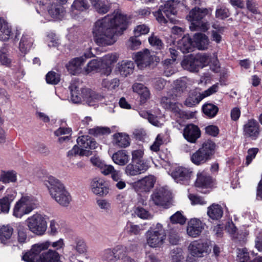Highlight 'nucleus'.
<instances>
[{
    "label": "nucleus",
    "mask_w": 262,
    "mask_h": 262,
    "mask_svg": "<svg viewBox=\"0 0 262 262\" xmlns=\"http://www.w3.org/2000/svg\"><path fill=\"white\" fill-rule=\"evenodd\" d=\"M126 20V17L119 11H115L113 14L98 19L92 31L95 42L101 46L113 45L116 41L114 35L117 27L124 24Z\"/></svg>",
    "instance_id": "nucleus-1"
},
{
    "label": "nucleus",
    "mask_w": 262,
    "mask_h": 262,
    "mask_svg": "<svg viewBox=\"0 0 262 262\" xmlns=\"http://www.w3.org/2000/svg\"><path fill=\"white\" fill-rule=\"evenodd\" d=\"M43 184L56 202L62 206H68L71 201V196L60 181L50 176L43 180Z\"/></svg>",
    "instance_id": "nucleus-2"
},
{
    "label": "nucleus",
    "mask_w": 262,
    "mask_h": 262,
    "mask_svg": "<svg viewBox=\"0 0 262 262\" xmlns=\"http://www.w3.org/2000/svg\"><path fill=\"white\" fill-rule=\"evenodd\" d=\"M79 86V83L76 80L72 81L69 86L71 100L74 103H79L82 96L89 105L92 106L94 105L95 102L101 100L103 98L101 95L88 89H82L81 93L80 94Z\"/></svg>",
    "instance_id": "nucleus-3"
},
{
    "label": "nucleus",
    "mask_w": 262,
    "mask_h": 262,
    "mask_svg": "<svg viewBox=\"0 0 262 262\" xmlns=\"http://www.w3.org/2000/svg\"><path fill=\"white\" fill-rule=\"evenodd\" d=\"M209 13V10L206 8L195 7L191 10L186 17L190 22V29L192 31H207L209 28V24L203 19Z\"/></svg>",
    "instance_id": "nucleus-4"
},
{
    "label": "nucleus",
    "mask_w": 262,
    "mask_h": 262,
    "mask_svg": "<svg viewBox=\"0 0 262 262\" xmlns=\"http://www.w3.org/2000/svg\"><path fill=\"white\" fill-rule=\"evenodd\" d=\"M215 144L211 140L206 141L191 156L192 163L197 165L203 164L210 159L214 153Z\"/></svg>",
    "instance_id": "nucleus-5"
},
{
    "label": "nucleus",
    "mask_w": 262,
    "mask_h": 262,
    "mask_svg": "<svg viewBox=\"0 0 262 262\" xmlns=\"http://www.w3.org/2000/svg\"><path fill=\"white\" fill-rule=\"evenodd\" d=\"M47 215L35 213L26 220L29 230L37 235H43L47 228Z\"/></svg>",
    "instance_id": "nucleus-6"
},
{
    "label": "nucleus",
    "mask_w": 262,
    "mask_h": 262,
    "mask_svg": "<svg viewBox=\"0 0 262 262\" xmlns=\"http://www.w3.org/2000/svg\"><path fill=\"white\" fill-rule=\"evenodd\" d=\"M146 237L147 243L150 247H160L165 240L166 233L162 225L157 224L155 228L147 231Z\"/></svg>",
    "instance_id": "nucleus-7"
},
{
    "label": "nucleus",
    "mask_w": 262,
    "mask_h": 262,
    "mask_svg": "<svg viewBox=\"0 0 262 262\" xmlns=\"http://www.w3.org/2000/svg\"><path fill=\"white\" fill-rule=\"evenodd\" d=\"M188 249L192 256L202 257L211 252V242L208 240L194 241L190 244Z\"/></svg>",
    "instance_id": "nucleus-8"
},
{
    "label": "nucleus",
    "mask_w": 262,
    "mask_h": 262,
    "mask_svg": "<svg viewBox=\"0 0 262 262\" xmlns=\"http://www.w3.org/2000/svg\"><path fill=\"white\" fill-rule=\"evenodd\" d=\"M51 245L50 242L38 243L33 245L31 250L23 256V259L27 262H38L42 258L41 252L47 249Z\"/></svg>",
    "instance_id": "nucleus-9"
},
{
    "label": "nucleus",
    "mask_w": 262,
    "mask_h": 262,
    "mask_svg": "<svg viewBox=\"0 0 262 262\" xmlns=\"http://www.w3.org/2000/svg\"><path fill=\"white\" fill-rule=\"evenodd\" d=\"M36 207L33 200L29 196H24L15 205L13 215L21 217L24 214L31 212Z\"/></svg>",
    "instance_id": "nucleus-10"
},
{
    "label": "nucleus",
    "mask_w": 262,
    "mask_h": 262,
    "mask_svg": "<svg viewBox=\"0 0 262 262\" xmlns=\"http://www.w3.org/2000/svg\"><path fill=\"white\" fill-rule=\"evenodd\" d=\"M126 253V247L119 245L112 249H105L101 253V259L104 262H117L122 259Z\"/></svg>",
    "instance_id": "nucleus-11"
},
{
    "label": "nucleus",
    "mask_w": 262,
    "mask_h": 262,
    "mask_svg": "<svg viewBox=\"0 0 262 262\" xmlns=\"http://www.w3.org/2000/svg\"><path fill=\"white\" fill-rule=\"evenodd\" d=\"M91 57H92V53L89 51L79 57L73 59L67 65L68 71L72 75L79 73L81 70V67L83 65L86 59Z\"/></svg>",
    "instance_id": "nucleus-12"
},
{
    "label": "nucleus",
    "mask_w": 262,
    "mask_h": 262,
    "mask_svg": "<svg viewBox=\"0 0 262 262\" xmlns=\"http://www.w3.org/2000/svg\"><path fill=\"white\" fill-rule=\"evenodd\" d=\"M156 181V178L149 175L136 182L134 186L137 191L147 192L154 187Z\"/></svg>",
    "instance_id": "nucleus-13"
},
{
    "label": "nucleus",
    "mask_w": 262,
    "mask_h": 262,
    "mask_svg": "<svg viewBox=\"0 0 262 262\" xmlns=\"http://www.w3.org/2000/svg\"><path fill=\"white\" fill-rule=\"evenodd\" d=\"M151 199L155 205L165 206L171 199V193L164 188H160L152 194Z\"/></svg>",
    "instance_id": "nucleus-14"
},
{
    "label": "nucleus",
    "mask_w": 262,
    "mask_h": 262,
    "mask_svg": "<svg viewBox=\"0 0 262 262\" xmlns=\"http://www.w3.org/2000/svg\"><path fill=\"white\" fill-rule=\"evenodd\" d=\"M183 136L189 142L194 143L201 137V133L199 127L193 124L186 125L183 129Z\"/></svg>",
    "instance_id": "nucleus-15"
},
{
    "label": "nucleus",
    "mask_w": 262,
    "mask_h": 262,
    "mask_svg": "<svg viewBox=\"0 0 262 262\" xmlns=\"http://www.w3.org/2000/svg\"><path fill=\"white\" fill-rule=\"evenodd\" d=\"M204 228V224L198 219H191L187 224V233L192 237L199 236Z\"/></svg>",
    "instance_id": "nucleus-16"
},
{
    "label": "nucleus",
    "mask_w": 262,
    "mask_h": 262,
    "mask_svg": "<svg viewBox=\"0 0 262 262\" xmlns=\"http://www.w3.org/2000/svg\"><path fill=\"white\" fill-rule=\"evenodd\" d=\"M259 125L258 123L253 119L249 120L244 125V135L251 138L253 140L256 139L259 134Z\"/></svg>",
    "instance_id": "nucleus-17"
},
{
    "label": "nucleus",
    "mask_w": 262,
    "mask_h": 262,
    "mask_svg": "<svg viewBox=\"0 0 262 262\" xmlns=\"http://www.w3.org/2000/svg\"><path fill=\"white\" fill-rule=\"evenodd\" d=\"M134 59L138 67L141 69L149 66L153 60V58L147 49H145L143 52H137L135 55Z\"/></svg>",
    "instance_id": "nucleus-18"
},
{
    "label": "nucleus",
    "mask_w": 262,
    "mask_h": 262,
    "mask_svg": "<svg viewBox=\"0 0 262 262\" xmlns=\"http://www.w3.org/2000/svg\"><path fill=\"white\" fill-rule=\"evenodd\" d=\"M118 59V55L116 53L108 54L105 55L101 60L104 69L101 71V73L107 76L109 75L112 71V65L116 62Z\"/></svg>",
    "instance_id": "nucleus-19"
},
{
    "label": "nucleus",
    "mask_w": 262,
    "mask_h": 262,
    "mask_svg": "<svg viewBox=\"0 0 262 262\" xmlns=\"http://www.w3.org/2000/svg\"><path fill=\"white\" fill-rule=\"evenodd\" d=\"M192 171L189 168L184 167H177L172 171L171 175L177 182H181L188 180Z\"/></svg>",
    "instance_id": "nucleus-20"
},
{
    "label": "nucleus",
    "mask_w": 262,
    "mask_h": 262,
    "mask_svg": "<svg viewBox=\"0 0 262 262\" xmlns=\"http://www.w3.org/2000/svg\"><path fill=\"white\" fill-rule=\"evenodd\" d=\"M91 188L94 193L100 196L106 195L108 192L105 181L101 179H93L91 182Z\"/></svg>",
    "instance_id": "nucleus-21"
},
{
    "label": "nucleus",
    "mask_w": 262,
    "mask_h": 262,
    "mask_svg": "<svg viewBox=\"0 0 262 262\" xmlns=\"http://www.w3.org/2000/svg\"><path fill=\"white\" fill-rule=\"evenodd\" d=\"M148 168L147 163L136 164L132 162L125 167V172L127 176H135L146 171Z\"/></svg>",
    "instance_id": "nucleus-22"
},
{
    "label": "nucleus",
    "mask_w": 262,
    "mask_h": 262,
    "mask_svg": "<svg viewBox=\"0 0 262 262\" xmlns=\"http://www.w3.org/2000/svg\"><path fill=\"white\" fill-rule=\"evenodd\" d=\"M48 13L53 18L61 20L64 18L66 11L62 5L53 2L48 9Z\"/></svg>",
    "instance_id": "nucleus-23"
},
{
    "label": "nucleus",
    "mask_w": 262,
    "mask_h": 262,
    "mask_svg": "<svg viewBox=\"0 0 262 262\" xmlns=\"http://www.w3.org/2000/svg\"><path fill=\"white\" fill-rule=\"evenodd\" d=\"M166 109L171 111L177 117L183 119H189L194 117L195 112L182 111L176 103L171 102L166 106Z\"/></svg>",
    "instance_id": "nucleus-24"
},
{
    "label": "nucleus",
    "mask_w": 262,
    "mask_h": 262,
    "mask_svg": "<svg viewBox=\"0 0 262 262\" xmlns=\"http://www.w3.org/2000/svg\"><path fill=\"white\" fill-rule=\"evenodd\" d=\"M182 67L190 72H198L199 66L194 55L190 54L185 57L181 63Z\"/></svg>",
    "instance_id": "nucleus-25"
},
{
    "label": "nucleus",
    "mask_w": 262,
    "mask_h": 262,
    "mask_svg": "<svg viewBox=\"0 0 262 262\" xmlns=\"http://www.w3.org/2000/svg\"><path fill=\"white\" fill-rule=\"evenodd\" d=\"M134 92L138 94L140 96V103L143 104L149 98V91L142 83H135L133 85Z\"/></svg>",
    "instance_id": "nucleus-26"
},
{
    "label": "nucleus",
    "mask_w": 262,
    "mask_h": 262,
    "mask_svg": "<svg viewBox=\"0 0 262 262\" xmlns=\"http://www.w3.org/2000/svg\"><path fill=\"white\" fill-rule=\"evenodd\" d=\"M77 142L81 148H89L90 149H94L98 145L94 139L89 136H82L79 137L77 140Z\"/></svg>",
    "instance_id": "nucleus-27"
},
{
    "label": "nucleus",
    "mask_w": 262,
    "mask_h": 262,
    "mask_svg": "<svg viewBox=\"0 0 262 262\" xmlns=\"http://www.w3.org/2000/svg\"><path fill=\"white\" fill-rule=\"evenodd\" d=\"M203 99V97L202 96L201 93L193 91L189 93L184 102V104L187 107H193L199 104Z\"/></svg>",
    "instance_id": "nucleus-28"
},
{
    "label": "nucleus",
    "mask_w": 262,
    "mask_h": 262,
    "mask_svg": "<svg viewBox=\"0 0 262 262\" xmlns=\"http://www.w3.org/2000/svg\"><path fill=\"white\" fill-rule=\"evenodd\" d=\"M112 159L116 164L124 166L129 161V155L125 150H120L113 155Z\"/></svg>",
    "instance_id": "nucleus-29"
},
{
    "label": "nucleus",
    "mask_w": 262,
    "mask_h": 262,
    "mask_svg": "<svg viewBox=\"0 0 262 262\" xmlns=\"http://www.w3.org/2000/svg\"><path fill=\"white\" fill-rule=\"evenodd\" d=\"M193 41L199 49L205 50L207 49L209 39L205 34L201 33H195L193 35Z\"/></svg>",
    "instance_id": "nucleus-30"
},
{
    "label": "nucleus",
    "mask_w": 262,
    "mask_h": 262,
    "mask_svg": "<svg viewBox=\"0 0 262 262\" xmlns=\"http://www.w3.org/2000/svg\"><path fill=\"white\" fill-rule=\"evenodd\" d=\"M33 45V39L26 34H23L20 39L18 48L24 54L27 53Z\"/></svg>",
    "instance_id": "nucleus-31"
},
{
    "label": "nucleus",
    "mask_w": 262,
    "mask_h": 262,
    "mask_svg": "<svg viewBox=\"0 0 262 262\" xmlns=\"http://www.w3.org/2000/svg\"><path fill=\"white\" fill-rule=\"evenodd\" d=\"M178 48L184 53L193 51L192 41L189 36H184L178 42Z\"/></svg>",
    "instance_id": "nucleus-32"
},
{
    "label": "nucleus",
    "mask_w": 262,
    "mask_h": 262,
    "mask_svg": "<svg viewBox=\"0 0 262 262\" xmlns=\"http://www.w3.org/2000/svg\"><path fill=\"white\" fill-rule=\"evenodd\" d=\"M42 258L38 262H60V255L55 250H49L42 253Z\"/></svg>",
    "instance_id": "nucleus-33"
},
{
    "label": "nucleus",
    "mask_w": 262,
    "mask_h": 262,
    "mask_svg": "<svg viewBox=\"0 0 262 262\" xmlns=\"http://www.w3.org/2000/svg\"><path fill=\"white\" fill-rule=\"evenodd\" d=\"M207 214L213 220H219L223 215L222 208L219 204H213L208 208Z\"/></svg>",
    "instance_id": "nucleus-34"
},
{
    "label": "nucleus",
    "mask_w": 262,
    "mask_h": 262,
    "mask_svg": "<svg viewBox=\"0 0 262 262\" xmlns=\"http://www.w3.org/2000/svg\"><path fill=\"white\" fill-rule=\"evenodd\" d=\"M129 137L128 135L118 133L114 135V143L115 145L121 148H124L129 145Z\"/></svg>",
    "instance_id": "nucleus-35"
},
{
    "label": "nucleus",
    "mask_w": 262,
    "mask_h": 262,
    "mask_svg": "<svg viewBox=\"0 0 262 262\" xmlns=\"http://www.w3.org/2000/svg\"><path fill=\"white\" fill-rule=\"evenodd\" d=\"M71 249L79 254L85 253L87 251V246L85 242L81 238H76L70 245Z\"/></svg>",
    "instance_id": "nucleus-36"
},
{
    "label": "nucleus",
    "mask_w": 262,
    "mask_h": 262,
    "mask_svg": "<svg viewBox=\"0 0 262 262\" xmlns=\"http://www.w3.org/2000/svg\"><path fill=\"white\" fill-rule=\"evenodd\" d=\"M12 35L11 28L5 21L0 20V40L7 41Z\"/></svg>",
    "instance_id": "nucleus-37"
},
{
    "label": "nucleus",
    "mask_w": 262,
    "mask_h": 262,
    "mask_svg": "<svg viewBox=\"0 0 262 262\" xmlns=\"http://www.w3.org/2000/svg\"><path fill=\"white\" fill-rule=\"evenodd\" d=\"M13 232V228L8 225L3 226L0 228V241L2 243L6 244L10 239Z\"/></svg>",
    "instance_id": "nucleus-38"
},
{
    "label": "nucleus",
    "mask_w": 262,
    "mask_h": 262,
    "mask_svg": "<svg viewBox=\"0 0 262 262\" xmlns=\"http://www.w3.org/2000/svg\"><path fill=\"white\" fill-rule=\"evenodd\" d=\"M134 68V63L132 61H123L119 67L120 74L124 77L132 73Z\"/></svg>",
    "instance_id": "nucleus-39"
},
{
    "label": "nucleus",
    "mask_w": 262,
    "mask_h": 262,
    "mask_svg": "<svg viewBox=\"0 0 262 262\" xmlns=\"http://www.w3.org/2000/svg\"><path fill=\"white\" fill-rule=\"evenodd\" d=\"M17 180L16 172L13 170L1 171L0 174V181L6 184L10 182H15Z\"/></svg>",
    "instance_id": "nucleus-40"
},
{
    "label": "nucleus",
    "mask_w": 262,
    "mask_h": 262,
    "mask_svg": "<svg viewBox=\"0 0 262 262\" xmlns=\"http://www.w3.org/2000/svg\"><path fill=\"white\" fill-rule=\"evenodd\" d=\"M173 4V0L168 1L163 6H161L159 9L164 13L165 15L169 18L171 14L174 15L176 12Z\"/></svg>",
    "instance_id": "nucleus-41"
},
{
    "label": "nucleus",
    "mask_w": 262,
    "mask_h": 262,
    "mask_svg": "<svg viewBox=\"0 0 262 262\" xmlns=\"http://www.w3.org/2000/svg\"><path fill=\"white\" fill-rule=\"evenodd\" d=\"M203 113L209 118H213L216 116L219 108L212 103H206L202 107Z\"/></svg>",
    "instance_id": "nucleus-42"
},
{
    "label": "nucleus",
    "mask_w": 262,
    "mask_h": 262,
    "mask_svg": "<svg viewBox=\"0 0 262 262\" xmlns=\"http://www.w3.org/2000/svg\"><path fill=\"white\" fill-rule=\"evenodd\" d=\"M7 46L4 45L0 49V62L2 65L9 67L11 66L12 60L9 58Z\"/></svg>",
    "instance_id": "nucleus-43"
},
{
    "label": "nucleus",
    "mask_w": 262,
    "mask_h": 262,
    "mask_svg": "<svg viewBox=\"0 0 262 262\" xmlns=\"http://www.w3.org/2000/svg\"><path fill=\"white\" fill-rule=\"evenodd\" d=\"M212 183V180L210 176L201 174L198 176L195 182V186L198 187H207Z\"/></svg>",
    "instance_id": "nucleus-44"
},
{
    "label": "nucleus",
    "mask_w": 262,
    "mask_h": 262,
    "mask_svg": "<svg viewBox=\"0 0 262 262\" xmlns=\"http://www.w3.org/2000/svg\"><path fill=\"white\" fill-rule=\"evenodd\" d=\"M89 7V5L87 0H74L71 9L73 11L74 10L83 11L87 10Z\"/></svg>",
    "instance_id": "nucleus-45"
},
{
    "label": "nucleus",
    "mask_w": 262,
    "mask_h": 262,
    "mask_svg": "<svg viewBox=\"0 0 262 262\" xmlns=\"http://www.w3.org/2000/svg\"><path fill=\"white\" fill-rule=\"evenodd\" d=\"M99 68H101L102 71L103 70L101 61H99L97 59H93L88 63L84 69L85 71L89 73L92 71L97 70Z\"/></svg>",
    "instance_id": "nucleus-46"
},
{
    "label": "nucleus",
    "mask_w": 262,
    "mask_h": 262,
    "mask_svg": "<svg viewBox=\"0 0 262 262\" xmlns=\"http://www.w3.org/2000/svg\"><path fill=\"white\" fill-rule=\"evenodd\" d=\"M89 133L94 136L108 135L111 133L110 128L107 127L97 126L90 129Z\"/></svg>",
    "instance_id": "nucleus-47"
},
{
    "label": "nucleus",
    "mask_w": 262,
    "mask_h": 262,
    "mask_svg": "<svg viewBox=\"0 0 262 262\" xmlns=\"http://www.w3.org/2000/svg\"><path fill=\"white\" fill-rule=\"evenodd\" d=\"M187 88V83L185 80L178 79L175 81L173 92L176 96H180Z\"/></svg>",
    "instance_id": "nucleus-48"
},
{
    "label": "nucleus",
    "mask_w": 262,
    "mask_h": 262,
    "mask_svg": "<svg viewBox=\"0 0 262 262\" xmlns=\"http://www.w3.org/2000/svg\"><path fill=\"white\" fill-rule=\"evenodd\" d=\"M46 81L48 83L57 84L60 80V75L54 71H50L46 75Z\"/></svg>",
    "instance_id": "nucleus-49"
},
{
    "label": "nucleus",
    "mask_w": 262,
    "mask_h": 262,
    "mask_svg": "<svg viewBox=\"0 0 262 262\" xmlns=\"http://www.w3.org/2000/svg\"><path fill=\"white\" fill-rule=\"evenodd\" d=\"M119 83V80L117 78H114L111 80L108 79H104L102 82V85L108 90H113L118 87Z\"/></svg>",
    "instance_id": "nucleus-50"
},
{
    "label": "nucleus",
    "mask_w": 262,
    "mask_h": 262,
    "mask_svg": "<svg viewBox=\"0 0 262 262\" xmlns=\"http://www.w3.org/2000/svg\"><path fill=\"white\" fill-rule=\"evenodd\" d=\"M194 56L200 68L207 66L210 61L209 56L206 54H198Z\"/></svg>",
    "instance_id": "nucleus-51"
},
{
    "label": "nucleus",
    "mask_w": 262,
    "mask_h": 262,
    "mask_svg": "<svg viewBox=\"0 0 262 262\" xmlns=\"http://www.w3.org/2000/svg\"><path fill=\"white\" fill-rule=\"evenodd\" d=\"M96 3L94 4L95 8L96 11L101 14H105L109 11L110 9V5L105 4L99 0H95Z\"/></svg>",
    "instance_id": "nucleus-52"
},
{
    "label": "nucleus",
    "mask_w": 262,
    "mask_h": 262,
    "mask_svg": "<svg viewBox=\"0 0 262 262\" xmlns=\"http://www.w3.org/2000/svg\"><path fill=\"white\" fill-rule=\"evenodd\" d=\"M172 262H181L184 259L183 251L181 248H174L171 251Z\"/></svg>",
    "instance_id": "nucleus-53"
},
{
    "label": "nucleus",
    "mask_w": 262,
    "mask_h": 262,
    "mask_svg": "<svg viewBox=\"0 0 262 262\" xmlns=\"http://www.w3.org/2000/svg\"><path fill=\"white\" fill-rule=\"evenodd\" d=\"M132 162L136 164L146 163L143 160V152L141 150H134L132 153Z\"/></svg>",
    "instance_id": "nucleus-54"
},
{
    "label": "nucleus",
    "mask_w": 262,
    "mask_h": 262,
    "mask_svg": "<svg viewBox=\"0 0 262 262\" xmlns=\"http://www.w3.org/2000/svg\"><path fill=\"white\" fill-rule=\"evenodd\" d=\"M11 201L12 200L8 196H5L0 199V210L2 212L4 213L8 212Z\"/></svg>",
    "instance_id": "nucleus-55"
},
{
    "label": "nucleus",
    "mask_w": 262,
    "mask_h": 262,
    "mask_svg": "<svg viewBox=\"0 0 262 262\" xmlns=\"http://www.w3.org/2000/svg\"><path fill=\"white\" fill-rule=\"evenodd\" d=\"M237 253V256L239 262H250V257L247 249L245 248L238 249Z\"/></svg>",
    "instance_id": "nucleus-56"
},
{
    "label": "nucleus",
    "mask_w": 262,
    "mask_h": 262,
    "mask_svg": "<svg viewBox=\"0 0 262 262\" xmlns=\"http://www.w3.org/2000/svg\"><path fill=\"white\" fill-rule=\"evenodd\" d=\"M139 37L135 35L130 37L128 41V47L132 50L138 49L141 45V41L139 39Z\"/></svg>",
    "instance_id": "nucleus-57"
},
{
    "label": "nucleus",
    "mask_w": 262,
    "mask_h": 262,
    "mask_svg": "<svg viewBox=\"0 0 262 262\" xmlns=\"http://www.w3.org/2000/svg\"><path fill=\"white\" fill-rule=\"evenodd\" d=\"M126 230L128 233L134 235L139 234L142 230L139 225H134L131 222H128L126 226Z\"/></svg>",
    "instance_id": "nucleus-58"
},
{
    "label": "nucleus",
    "mask_w": 262,
    "mask_h": 262,
    "mask_svg": "<svg viewBox=\"0 0 262 262\" xmlns=\"http://www.w3.org/2000/svg\"><path fill=\"white\" fill-rule=\"evenodd\" d=\"M170 221L172 223H179L184 224L186 222L185 217L182 214L181 212L177 211L170 218Z\"/></svg>",
    "instance_id": "nucleus-59"
},
{
    "label": "nucleus",
    "mask_w": 262,
    "mask_h": 262,
    "mask_svg": "<svg viewBox=\"0 0 262 262\" xmlns=\"http://www.w3.org/2000/svg\"><path fill=\"white\" fill-rule=\"evenodd\" d=\"M135 213L138 217L142 219H148L150 217L148 211L141 207H137L135 210Z\"/></svg>",
    "instance_id": "nucleus-60"
},
{
    "label": "nucleus",
    "mask_w": 262,
    "mask_h": 262,
    "mask_svg": "<svg viewBox=\"0 0 262 262\" xmlns=\"http://www.w3.org/2000/svg\"><path fill=\"white\" fill-rule=\"evenodd\" d=\"M149 31V28L145 25H140L135 29V35L139 37L141 35L146 34Z\"/></svg>",
    "instance_id": "nucleus-61"
},
{
    "label": "nucleus",
    "mask_w": 262,
    "mask_h": 262,
    "mask_svg": "<svg viewBox=\"0 0 262 262\" xmlns=\"http://www.w3.org/2000/svg\"><path fill=\"white\" fill-rule=\"evenodd\" d=\"M34 149L44 156H47L50 154L48 148L43 143H37L34 145Z\"/></svg>",
    "instance_id": "nucleus-62"
},
{
    "label": "nucleus",
    "mask_w": 262,
    "mask_h": 262,
    "mask_svg": "<svg viewBox=\"0 0 262 262\" xmlns=\"http://www.w3.org/2000/svg\"><path fill=\"white\" fill-rule=\"evenodd\" d=\"M148 41L151 46L156 47L157 49H160L163 46L162 40L154 35H152L148 38Z\"/></svg>",
    "instance_id": "nucleus-63"
},
{
    "label": "nucleus",
    "mask_w": 262,
    "mask_h": 262,
    "mask_svg": "<svg viewBox=\"0 0 262 262\" xmlns=\"http://www.w3.org/2000/svg\"><path fill=\"white\" fill-rule=\"evenodd\" d=\"M215 15L217 18L224 19L229 16V10L225 7L218 8L216 10Z\"/></svg>",
    "instance_id": "nucleus-64"
}]
</instances>
